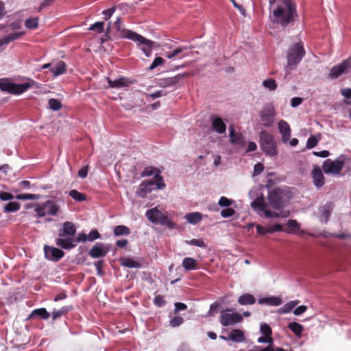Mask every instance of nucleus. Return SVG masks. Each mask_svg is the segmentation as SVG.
Returning a JSON list of instances; mask_svg holds the SVG:
<instances>
[{
  "label": "nucleus",
  "mask_w": 351,
  "mask_h": 351,
  "mask_svg": "<svg viewBox=\"0 0 351 351\" xmlns=\"http://www.w3.org/2000/svg\"><path fill=\"white\" fill-rule=\"evenodd\" d=\"M296 7L294 0L279 1L269 16L270 21L274 25L285 28L298 17Z\"/></svg>",
  "instance_id": "nucleus-1"
},
{
  "label": "nucleus",
  "mask_w": 351,
  "mask_h": 351,
  "mask_svg": "<svg viewBox=\"0 0 351 351\" xmlns=\"http://www.w3.org/2000/svg\"><path fill=\"white\" fill-rule=\"evenodd\" d=\"M36 82L29 80V82L23 84H14L8 78L0 79V89L12 95H21L32 88Z\"/></svg>",
  "instance_id": "nucleus-2"
},
{
  "label": "nucleus",
  "mask_w": 351,
  "mask_h": 351,
  "mask_svg": "<svg viewBox=\"0 0 351 351\" xmlns=\"http://www.w3.org/2000/svg\"><path fill=\"white\" fill-rule=\"evenodd\" d=\"M306 52L302 42L293 44L287 51V67L290 70L295 68L298 64L300 62Z\"/></svg>",
  "instance_id": "nucleus-3"
},
{
  "label": "nucleus",
  "mask_w": 351,
  "mask_h": 351,
  "mask_svg": "<svg viewBox=\"0 0 351 351\" xmlns=\"http://www.w3.org/2000/svg\"><path fill=\"white\" fill-rule=\"evenodd\" d=\"M259 136L260 145L262 150L270 156L278 155V151L274 136L265 130H262Z\"/></svg>",
  "instance_id": "nucleus-4"
},
{
  "label": "nucleus",
  "mask_w": 351,
  "mask_h": 351,
  "mask_svg": "<svg viewBox=\"0 0 351 351\" xmlns=\"http://www.w3.org/2000/svg\"><path fill=\"white\" fill-rule=\"evenodd\" d=\"M125 37L137 43V45L143 51L147 57L152 55L154 41L149 40L134 32H126Z\"/></svg>",
  "instance_id": "nucleus-5"
},
{
  "label": "nucleus",
  "mask_w": 351,
  "mask_h": 351,
  "mask_svg": "<svg viewBox=\"0 0 351 351\" xmlns=\"http://www.w3.org/2000/svg\"><path fill=\"white\" fill-rule=\"evenodd\" d=\"M348 160H349V158L345 155H341L335 160L327 159L323 162V171L326 174H339L343 169V165Z\"/></svg>",
  "instance_id": "nucleus-6"
},
{
  "label": "nucleus",
  "mask_w": 351,
  "mask_h": 351,
  "mask_svg": "<svg viewBox=\"0 0 351 351\" xmlns=\"http://www.w3.org/2000/svg\"><path fill=\"white\" fill-rule=\"evenodd\" d=\"M34 210L39 217L45 215L56 216L60 211V206L56 202L49 199L42 204H37Z\"/></svg>",
  "instance_id": "nucleus-7"
},
{
  "label": "nucleus",
  "mask_w": 351,
  "mask_h": 351,
  "mask_svg": "<svg viewBox=\"0 0 351 351\" xmlns=\"http://www.w3.org/2000/svg\"><path fill=\"white\" fill-rule=\"evenodd\" d=\"M145 215L150 221L156 224L167 226L170 228H173L175 225L167 215L156 208L147 210Z\"/></svg>",
  "instance_id": "nucleus-8"
},
{
  "label": "nucleus",
  "mask_w": 351,
  "mask_h": 351,
  "mask_svg": "<svg viewBox=\"0 0 351 351\" xmlns=\"http://www.w3.org/2000/svg\"><path fill=\"white\" fill-rule=\"evenodd\" d=\"M286 191L280 188H275L268 194L271 206L275 209H280L285 202Z\"/></svg>",
  "instance_id": "nucleus-9"
},
{
  "label": "nucleus",
  "mask_w": 351,
  "mask_h": 351,
  "mask_svg": "<svg viewBox=\"0 0 351 351\" xmlns=\"http://www.w3.org/2000/svg\"><path fill=\"white\" fill-rule=\"evenodd\" d=\"M276 110L272 105H267L260 111L259 116L263 126L269 128L272 125L276 117Z\"/></svg>",
  "instance_id": "nucleus-10"
},
{
  "label": "nucleus",
  "mask_w": 351,
  "mask_h": 351,
  "mask_svg": "<svg viewBox=\"0 0 351 351\" xmlns=\"http://www.w3.org/2000/svg\"><path fill=\"white\" fill-rule=\"evenodd\" d=\"M232 309H226L221 313L220 323L223 326L234 325L237 323L241 322L243 320V317L239 313H232Z\"/></svg>",
  "instance_id": "nucleus-11"
},
{
  "label": "nucleus",
  "mask_w": 351,
  "mask_h": 351,
  "mask_svg": "<svg viewBox=\"0 0 351 351\" xmlns=\"http://www.w3.org/2000/svg\"><path fill=\"white\" fill-rule=\"evenodd\" d=\"M351 71V58L343 60L341 64L335 65L332 67L329 73V77L332 79H336L342 74L348 73Z\"/></svg>",
  "instance_id": "nucleus-12"
},
{
  "label": "nucleus",
  "mask_w": 351,
  "mask_h": 351,
  "mask_svg": "<svg viewBox=\"0 0 351 351\" xmlns=\"http://www.w3.org/2000/svg\"><path fill=\"white\" fill-rule=\"evenodd\" d=\"M251 206L254 210L263 212L265 216L268 218L279 216L278 214L273 213L267 209V204L265 202L264 197L263 196L255 199L252 202Z\"/></svg>",
  "instance_id": "nucleus-13"
},
{
  "label": "nucleus",
  "mask_w": 351,
  "mask_h": 351,
  "mask_svg": "<svg viewBox=\"0 0 351 351\" xmlns=\"http://www.w3.org/2000/svg\"><path fill=\"white\" fill-rule=\"evenodd\" d=\"M45 257L53 261H58L64 256V252L57 247L45 245L44 247Z\"/></svg>",
  "instance_id": "nucleus-14"
},
{
  "label": "nucleus",
  "mask_w": 351,
  "mask_h": 351,
  "mask_svg": "<svg viewBox=\"0 0 351 351\" xmlns=\"http://www.w3.org/2000/svg\"><path fill=\"white\" fill-rule=\"evenodd\" d=\"M189 75V73H180L174 77H167L160 80L158 85L162 88H167L176 84L180 80Z\"/></svg>",
  "instance_id": "nucleus-15"
},
{
  "label": "nucleus",
  "mask_w": 351,
  "mask_h": 351,
  "mask_svg": "<svg viewBox=\"0 0 351 351\" xmlns=\"http://www.w3.org/2000/svg\"><path fill=\"white\" fill-rule=\"evenodd\" d=\"M108 252V249L101 243H96L88 252V255L93 258H101L106 256Z\"/></svg>",
  "instance_id": "nucleus-16"
},
{
  "label": "nucleus",
  "mask_w": 351,
  "mask_h": 351,
  "mask_svg": "<svg viewBox=\"0 0 351 351\" xmlns=\"http://www.w3.org/2000/svg\"><path fill=\"white\" fill-rule=\"evenodd\" d=\"M107 81L109 87L114 88L128 87L129 86L130 84L133 83L132 80H130V79L123 76L119 77L118 79H115L114 80L109 77H107Z\"/></svg>",
  "instance_id": "nucleus-17"
},
{
  "label": "nucleus",
  "mask_w": 351,
  "mask_h": 351,
  "mask_svg": "<svg viewBox=\"0 0 351 351\" xmlns=\"http://www.w3.org/2000/svg\"><path fill=\"white\" fill-rule=\"evenodd\" d=\"M279 132L282 135V141L284 143H287L291 138V130L289 123L284 121L280 120L278 122Z\"/></svg>",
  "instance_id": "nucleus-18"
},
{
  "label": "nucleus",
  "mask_w": 351,
  "mask_h": 351,
  "mask_svg": "<svg viewBox=\"0 0 351 351\" xmlns=\"http://www.w3.org/2000/svg\"><path fill=\"white\" fill-rule=\"evenodd\" d=\"M76 233V227L72 222L66 221L62 225V228L58 231L60 237H73Z\"/></svg>",
  "instance_id": "nucleus-19"
},
{
  "label": "nucleus",
  "mask_w": 351,
  "mask_h": 351,
  "mask_svg": "<svg viewBox=\"0 0 351 351\" xmlns=\"http://www.w3.org/2000/svg\"><path fill=\"white\" fill-rule=\"evenodd\" d=\"M101 237V234L97 230H92L88 234L84 232L79 233L77 237L75 239V242H85L86 241H93Z\"/></svg>",
  "instance_id": "nucleus-20"
},
{
  "label": "nucleus",
  "mask_w": 351,
  "mask_h": 351,
  "mask_svg": "<svg viewBox=\"0 0 351 351\" xmlns=\"http://www.w3.org/2000/svg\"><path fill=\"white\" fill-rule=\"evenodd\" d=\"M230 130V143L232 145L243 146L245 145L244 136L241 133H237L234 131L233 125L229 127Z\"/></svg>",
  "instance_id": "nucleus-21"
},
{
  "label": "nucleus",
  "mask_w": 351,
  "mask_h": 351,
  "mask_svg": "<svg viewBox=\"0 0 351 351\" xmlns=\"http://www.w3.org/2000/svg\"><path fill=\"white\" fill-rule=\"evenodd\" d=\"M311 174L315 186L317 188L323 186L324 184V176L321 169L317 166H315Z\"/></svg>",
  "instance_id": "nucleus-22"
},
{
  "label": "nucleus",
  "mask_w": 351,
  "mask_h": 351,
  "mask_svg": "<svg viewBox=\"0 0 351 351\" xmlns=\"http://www.w3.org/2000/svg\"><path fill=\"white\" fill-rule=\"evenodd\" d=\"M154 186V182L152 180H144L139 185L138 190L136 192L138 196L141 197H144L146 196L147 193H151Z\"/></svg>",
  "instance_id": "nucleus-23"
},
{
  "label": "nucleus",
  "mask_w": 351,
  "mask_h": 351,
  "mask_svg": "<svg viewBox=\"0 0 351 351\" xmlns=\"http://www.w3.org/2000/svg\"><path fill=\"white\" fill-rule=\"evenodd\" d=\"M334 204L332 202H327L324 206L319 208L320 211V219L322 221L326 223L330 216V214L333 210Z\"/></svg>",
  "instance_id": "nucleus-24"
},
{
  "label": "nucleus",
  "mask_w": 351,
  "mask_h": 351,
  "mask_svg": "<svg viewBox=\"0 0 351 351\" xmlns=\"http://www.w3.org/2000/svg\"><path fill=\"white\" fill-rule=\"evenodd\" d=\"M212 129L218 134H223L226 130V125L220 117H214L212 119Z\"/></svg>",
  "instance_id": "nucleus-25"
},
{
  "label": "nucleus",
  "mask_w": 351,
  "mask_h": 351,
  "mask_svg": "<svg viewBox=\"0 0 351 351\" xmlns=\"http://www.w3.org/2000/svg\"><path fill=\"white\" fill-rule=\"evenodd\" d=\"M74 241L75 242V239L71 237L67 239L60 237L56 239V244L63 249L71 250L75 247V245L73 244Z\"/></svg>",
  "instance_id": "nucleus-26"
},
{
  "label": "nucleus",
  "mask_w": 351,
  "mask_h": 351,
  "mask_svg": "<svg viewBox=\"0 0 351 351\" xmlns=\"http://www.w3.org/2000/svg\"><path fill=\"white\" fill-rule=\"evenodd\" d=\"M228 338L233 342L240 343L245 341L244 332L240 329H233L228 335Z\"/></svg>",
  "instance_id": "nucleus-27"
},
{
  "label": "nucleus",
  "mask_w": 351,
  "mask_h": 351,
  "mask_svg": "<svg viewBox=\"0 0 351 351\" xmlns=\"http://www.w3.org/2000/svg\"><path fill=\"white\" fill-rule=\"evenodd\" d=\"M66 64L63 61H58L54 67L50 68L51 73L54 77L59 76L66 73Z\"/></svg>",
  "instance_id": "nucleus-28"
},
{
  "label": "nucleus",
  "mask_w": 351,
  "mask_h": 351,
  "mask_svg": "<svg viewBox=\"0 0 351 351\" xmlns=\"http://www.w3.org/2000/svg\"><path fill=\"white\" fill-rule=\"evenodd\" d=\"M25 34L24 32H15L10 34L3 38H0V47L8 45L12 41L19 39Z\"/></svg>",
  "instance_id": "nucleus-29"
},
{
  "label": "nucleus",
  "mask_w": 351,
  "mask_h": 351,
  "mask_svg": "<svg viewBox=\"0 0 351 351\" xmlns=\"http://www.w3.org/2000/svg\"><path fill=\"white\" fill-rule=\"evenodd\" d=\"M182 267L188 271L195 270L199 268L197 261L191 257H186L183 259Z\"/></svg>",
  "instance_id": "nucleus-30"
},
{
  "label": "nucleus",
  "mask_w": 351,
  "mask_h": 351,
  "mask_svg": "<svg viewBox=\"0 0 351 351\" xmlns=\"http://www.w3.org/2000/svg\"><path fill=\"white\" fill-rule=\"evenodd\" d=\"M260 304H267L269 306H279L282 304V300L278 297L263 298L258 300Z\"/></svg>",
  "instance_id": "nucleus-31"
},
{
  "label": "nucleus",
  "mask_w": 351,
  "mask_h": 351,
  "mask_svg": "<svg viewBox=\"0 0 351 351\" xmlns=\"http://www.w3.org/2000/svg\"><path fill=\"white\" fill-rule=\"evenodd\" d=\"M256 302L254 296L250 293H245L238 299V302L241 305L253 304Z\"/></svg>",
  "instance_id": "nucleus-32"
},
{
  "label": "nucleus",
  "mask_w": 351,
  "mask_h": 351,
  "mask_svg": "<svg viewBox=\"0 0 351 351\" xmlns=\"http://www.w3.org/2000/svg\"><path fill=\"white\" fill-rule=\"evenodd\" d=\"M287 228L284 229V232L287 233H295L300 229V225L297 221L293 219H289L287 223Z\"/></svg>",
  "instance_id": "nucleus-33"
},
{
  "label": "nucleus",
  "mask_w": 351,
  "mask_h": 351,
  "mask_svg": "<svg viewBox=\"0 0 351 351\" xmlns=\"http://www.w3.org/2000/svg\"><path fill=\"white\" fill-rule=\"evenodd\" d=\"M121 265L128 268H138L140 263L130 258H122L120 259Z\"/></svg>",
  "instance_id": "nucleus-34"
},
{
  "label": "nucleus",
  "mask_w": 351,
  "mask_h": 351,
  "mask_svg": "<svg viewBox=\"0 0 351 351\" xmlns=\"http://www.w3.org/2000/svg\"><path fill=\"white\" fill-rule=\"evenodd\" d=\"M288 328L298 337H301L304 330L303 326L297 322L289 323Z\"/></svg>",
  "instance_id": "nucleus-35"
},
{
  "label": "nucleus",
  "mask_w": 351,
  "mask_h": 351,
  "mask_svg": "<svg viewBox=\"0 0 351 351\" xmlns=\"http://www.w3.org/2000/svg\"><path fill=\"white\" fill-rule=\"evenodd\" d=\"M113 233L116 237L122 235H129L130 233V228L123 225L117 226L114 228Z\"/></svg>",
  "instance_id": "nucleus-36"
},
{
  "label": "nucleus",
  "mask_w": 351,
  "mask_h": 351,
  "mask_svg": "<svg viewBox=\"0 0 351 351\" xmlns=\"http://www.w3.org/2000/svg\"><path fill=\"white\" fill-rule=\"evenodd\" d=\"M21 208V204L18 202H10L5 205L3 212L8 213L18 211Z\"/></svg>",
  "instance_id": "nucleus-37"
},
{
  "label": "nucleus",
  "mask_w": 351,
  "mask_h": 351,
  "mask_svg": "<svg viewBox=\"0 0 351 351\" xmlns=\"http://www.w3.org/2000/svg\"><path fill=\"white\" fill-rule=\"evenodd\" d=\"M114 26L117 32L119 33L120 37L123 38H127V37L124 36H125L126 32H132V30L121 28V19L120 17H118L116 20V21L114 23Z\"/></svg>",
  "instance_id": "nucleus-38"
},
{
  "label": "nucleus",
  "mask_w": 351,
  "mask_h": 351,
  "mask_svg": "<svg viewBox=\"0 0 351 351\" xmlns=\"http://www.w3.org/2000/svg\"><path fill=\"white\" fill-rule=\"evenodd\" d=\"M34 316L40 317V318H42L43 319H47L50 317V314L49 312H47L46 308H40L35 309L32 311L30 317H34Z\"/></svg>",
  "instance_id": "nucleus-39"
},
{
  "label": "nucleus",
  "mask_w": 351,
  "mask_h": 351,
  "mask_svg": "<svg viewBox=\"0 0 351 351\" xmlns=\"http://www.w3.org/2000/svg\"><path fill=\"white\" fill-rule=\"evenodd\" d=\"M186 219L190 223L195 224L202 220V217L200 213H190L186 215Z\"/></svg>",
  "instance_id": "nucleus-40"
},
{
  "label": "nucleus",
  "mask_w": 351,
  "mask_h": 351,
  "mask_svg": "<svg viewBox=\"0 0 351 351\" xmlns=\"http://www.w3.org/2000/svg\"><path fill=\"white\" fill-rule=\"evenodd\" d=\"M38 17H30L25 20V26L29 29H35L38 27Z\"/></svg>",
  "instance_id": "nucleus-41"
},
{
  "label": "nucleus",
  "mask_w": 351,
  "mask_h": 351,
  "mask_svg": "<svg viewBox=\"0 0 351 351\" xmlns=\"http://www.w3.org/2000/svg\"><path fill=\"white\" fill-rule=\"evenodd\" d=\"M153 182L154 185L156 186L158 189H162L165 187V183L164 182L162 177L160 176V171H158L154 176Z\"/></svg>",
  "instance_id": "nucleus-42"
},
{
  "label": "nucleus",
  "mask_w": 351,
  "mask_h": 351,
  "mask_svg": "<svg viewBox=\"0 0 351 351\" xmlns=\"http://www.w3.org/2000/svg\"><path fill=\"white\" fill-rule=\"evenodd\" d=\"M69 195L75 201L83 202L86 199L85 194L80 193L75 189H72L69 191Z\"/></svg>",
  "instance_id": "nucleus-43"
},
{
  "label": "nucleus",
  "mask_w": 351,
  "mask_h": 351,
  "mask_svg": "<svg viewBox=\"0 0 351 351\" xmlns=\"http://www.w3.org/2000/svg\"><path fill=\"white\" fill-rule=\"evenodd\" d=\"M299 303L298 300L291 301L285 304L278 311L280 313H287L292 311V309Z\"/></svg>",
  "instance_id": "nucleus-44"
},
{
  "label": "nucleus",
  "mask_w": 351,
  "mask_h": 351,
  "mask_svg": "<svg viewBox=\"0 0 351 351\" xmlns=\"http://www.w3.org/2000/svg\"><path fill=\"white\" fill-rule=\"evenodd\" d=\"M105 23L104 21H98L91 25L88 30L97 32V33H102L104 31Z\"/></svg>",
  "instance_id": "nucleus-45"
},
{
  "label": "nucleus",
  "mask_w": 351,
  "mask_h": 351,
  "mask_svg": "<svg viewBox=\"0 0 351 351\" xmlns=\"http://www.w3.org/2000/svg\"><path fill=\"white\" fill-rule=\"evenodd\" d=\"M16 198L19 200H36L40 198V195L38 194H30V193H24L19 194L16 195Z\"/></svg>",
  "instance_id": "nucleus-46"
},
{
  "label": "nucleus",
  "mask_w": 351,
  "mask_h": 351,
  "mask_svg": "<svg viewBox=\"0 0 351 351\" xmlns=\"http://www.w3.org/2000/svg\"><path fill=\"white\" fill-rule=\"evenodd\" d=\"M160 171L158 169L154 167H145L143 171L141 172V177H146V176H151L152 175L155 176V173Z\"/></svg>",
  "instance_id": "nucleus-47"
},
{
  "label": "nucleus",
  "mask_w": 351,
  "mask_h": 351,
  "mask_svg": "<svg viewBox=\"0 0 351 351\" xmlns=\"http://www.w3.org/2000/svg\"><path fill=\"white\" fill-rule=\"evenodd\" d=\"M49 107L50 109L53 110H59L61 109L62 108V104H61V102L58 100V99H50L49 100Z\"/></svg>",
  "instance_id": "nucleus-48"
},
{
  "label": "nucleus",
  "mask_w": 351,
  "mask_h": 351,
  "mask_svg": "<svg viewBox=\"0 0 351 351\" xmlns=\"http://www.w3.org/2000/svg\"><path fill=\"white\" fill-rule=\"evenodd\" d=\"M69 310L70 308H68L67 306H63L60 310L53 311L52 313L53 320H56L58 317H60L61 316L66 314Z\"/></svg>",
  "instance_id": "nucleus-49"
},
{
  "label": "nucleus",
  "mask_w": 351,
  "mask_h": 351,
  "mask_svg": "<svg viewBox=\"0 0 351 351\" xmlns=\"http://www.w3.org/2000/svg\"><path fill=\"white\" fill-rule=\"evenodd\" d=\"M263 85L269 90H274L277 88V84L274 79H267L263 81Z\"/></svg>",
  "instance_id": "nucleus-50"
},
{
  "label": "nucleus",
  "mask_w": 351,
  "mask_h": 351,
  "mask_svg": "<svg viewBox=\"0 0 351 351\" xmlns=\"http://www.w3.org/2000/svg\"><path fill=\"white\" fill-rule=\"evenodd\" d=\"M234 203V201L227 198L226 197L222 196L220 197L218 204L221 207H229Z\"/></svg>",
  "instance_id": "nucleus-51"
},
{
  "label": "nucleus",
  "mask_w": 351,
  "mask_h": 351,
  "mask_svg": "<svg viewBox=\"0 0 351 351\" xmlns=\"http://www.w3.org/2000/svg\"><path fill=\"white\" fill-rule=\"evenodd\" d=\"M261 332L265 336L271 337V334H272L271 328L266 323H264V324H261Z\"/></svg>",
  "instance_id": "nucleus-52"
},
{
  "label": "nucleus",
  "mask_w": 351,
  "mask_h": 351,
  "mask_svg": "<svg viewBox=\"0 0 351 351\" xmlns=\"http://www.w3.org/2000/svg\"><path fill=\"white\" fill-rule=\"evenodd\" d=\"M186 243L190 245H195L199 247L204 248L206 247L204 241L201 239H193L189 241H186Z\"/></svg>",
  "instance_id": "nucleus-53"
},
{
  "label": "nucleus",
  "mask_w": 351,
  "mask_h": 351,
  "mask_svg": "<svg viewBox=\"0 0 351 351\" xmlns=\"http://www.w3.org/2000/svg\"><path fill=\"white\" fill-rule=\"evenodd\" d=\"M235 214V210L232 208H228L223 209L221 211V215L224 218H228L233 216Z\"/></svg>",
  "instance_id": "nucleus-54"
},
{
  "label": "nucleus",
  "mask_w": 351,
  "mask_h": 351,
  "mask_svg": "<svg viewBox=\"0 0 351 351\" xmlns=\"http://www.w3.org/2000/svg\"><path fill=\"white\" fill-rule=\"evenodd\" d=\"M282 231H284V229L282 228V226L280 224L276 223L274 225L267 226V232L268 233H274L276 232H282Z\"/></svg>",
  "instance_id": "nucleus-55"
},
{
  "label": "nucleus",
  "mask_w": 351,
  "mask_h": 351,
  "mask_svg": "<svg viewBox=\"0 0 351 351\" xmlns=\"http://www.w3.org/2000/svg\"><path fill=\"white\" fill-rule=\"evenodd\" d=\"M186 48L183 47H178L175 50H173L172 52L169 51L165 53V56L167 58L171 59L182 52Z\"/></svg>",
  "instance_id": "nucleus-56"
},
{
  "label": "nucleus",
  "mask_w": 351,
  "mask_h": 351,
  "mask_svg": "<svg viewBox=\"0 0 351 351\" xmlns=\"http://www.w3.org/2000/svg\"><path fill=\"white\" fill-rule=\"evenodd\" d=\"M165 62V60L161 57L156 58L149 66V70H153L158 66L162 65Z\"/></svg>",
  "instance_id": "nucleus-57"
},
{
  "label": "nucleus",
  "mask_w": 351,
  "mask_h": 351,
  "mask_svg": "<svg viewBox=\"0 0 351 351\" xmlns=\"http://www.w3.org/2000/svg\"><path fill=\"white\" fill-rule=\"evenodd\" d=\"M184 322V319L180 316L173 317L170 321V325L172 327H177L180 326Z\"/></svg>",
  "instance_id": "nucleus-58"
},
{
  "label": "nucleus",
  "mask_w": 351,
  "mask_h": 351,
  "mask_svg": "<svg viewBox=\"0 0 351 351\" xmlns=\"http://www.w3.org/2000/svg\"><path fill=\"white\" fill-rule=\"evenodd\" d=\"M318 143L317 139L314 136H311L306 142V147L308 149H312L317 145Z\"/></svg>",
  "instance_id": "nucleus-59"
},
{
  "label": "nucleus",
  "mask_w": 351,
  "mask_h": 351,
  "mask_svg": "<svg viewBox=\"0 0 351 351\" xmlns=\"http://www.w3.org/2000/svg\"><path fill=\"white\" fill-rule=\"evenodd\" d=\"M165 301L163 298V297L160 295H156L154 299V304L158 306V307H161V306H163L165 304Z\"/></svg>",
  "instance_id": "nucleus-60"
},
{
  "label": "nucleus",
  "mask_w": 351,
  "mask_h": 351,
  "mask_svg": "<svg viewBox=\"0 0 351 351\" xmlns=\"http://www.w3.org/2000/svg\"><path fill=\"white\" fill-rule=\"evenodd\" d=\"M14 199V195L8 192L1 191L0 192V199L2 201L12 200Z\"/></svg>",
  "instance_id": "nucleus-61"
},
{
  "label": "nucleus",
  "mask_w": 351,
  "mask_h": 351,
  "mask_svg": "<svg viewBox=\"0 0 351 351\" xmlns=\"http://www.w3.org/2000/svg\"><path fill=\"white\" fill-rule=\"evenodd\" d=\"M115 8L112 7L109 9L104 10L102 12L104 15V19L106 21L108 20L112 16V14L115 12Z\"/></svg>",
  "instance_id": "nucleus-62"
},
{
  "label": "nucleus",
  "mask_w": 351,
  "mask_h": 351,
  "mask_svg": "<svg viewBox=\"0 0 351 351\" xmlns=\"http://www.w3.org/2000/svg\"><path fill=\"white\" fill-rule=\"evenodd\" d=\"M257 341L258 343H268L269 345H271L273 343L274 340L271 337H267V336L263 335L262 337H260Z\"/></svg>",
  "instance_id": "nucleus-63"
},
{
  "label": "nucleus",
  "mask_w": 351,
  "mask_h": 351,
  "mask_svg": "<svg viewBox=\"0 0 351 351\" xmlns=\"http://www.w3.org/2000/svg\"><path fill=\"white\" fill-rule=\"evenodd\" d=\"M254 351H274V348L271 345H269L265 348H261L259 346H256L254 349Z\"/></svg>",
  "instance_id": "nucleus-64"
}]
</instances>
